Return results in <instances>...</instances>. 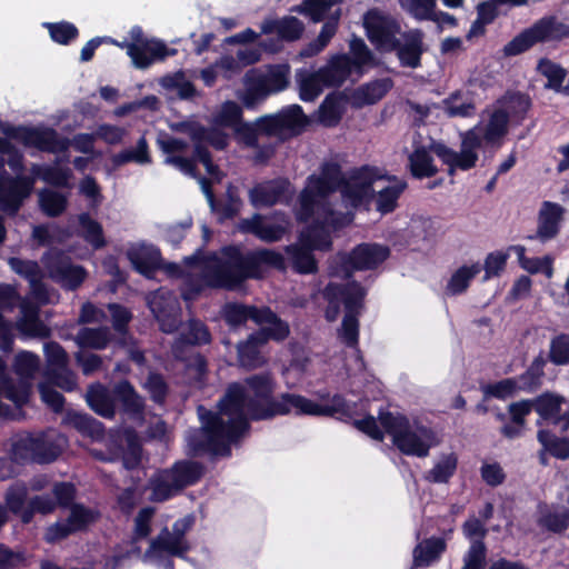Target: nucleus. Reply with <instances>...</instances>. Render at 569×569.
Listing matches in <instances>:
<instances>
[{
	"label": "nucleus",
	"mask_w": 569,
	"mask_h": 569,
	"mask_svg": "<svg viewBox=\"0 0 569 569\" xmlns=\"http://www.w3.org/2000/svg\"><path fill=\"white\" fill-rule=\"evenodd\" d=\"M113 340L110 329L103 326L97 328L83 327L77 336V342L81 348L94 350L106 349Z\"/></svg>",
	"instance_id": "49530a36"
},
{
	"label": "nucleus",
	"mask_w": 569,
	"mask_h": 569,
	"mask_svg": "<svg viewBox=\"0 0 569 569\" xmlns=\"http://www.w3.org/2000/svg\"><path fill=\"white\" fill-rule=\"evenodd\" d=\"M61 453V446L48 433L24 432L12 441L10 462H54Z\"/></svg>",
	"instance_id": "0eeeda50"
},
{
	"label": "nucleus",
	"mask_w": 569,
	"mask_h": 569,
	"mask_svg": "<svg viewBox=\"0 0 569 569\" xmlns=\"http://www.w3.org/2000/svg\"><path fill=\"white\" fill-rule=\"evenodd\" d=\"M151 161L149 146L144 136L139 138L134 148L124 149L111 157V162L114 168L122 167L129 162L147 164L151 163Z\"/></svg>",
	"instance_id": "09e8293b"
},
{
	"label": "nucleus",
	"mask_w": 569,
	"mask_h": 569,
	"mask_svg": "<svg viewBox=\"0 0 569 569\" xmlns=\"http://www.w3.org/2000/svg\"><path fill=\"white\" fill-rule=\"evenodd\" d=\"M193 522L194 517L188 515L173 523L172 531L167 527L162 528L159 535L151 540L147 553L154 551L182 557L189 550L184 535L192 528Z\"/></svg>",
	"instance_id": "ddd939ff"
},
{
	"label": "nucleus",
	"mask_w": 569,
	"mask_h": 569,
	"mask_svg": "<svg viewBox=\"0 0 569 569\" xmlns=\"http://www.w3.org/2000/svg\"><path fill=\"white\" fill-rule=\"evenodd\" d=\"M547 357L557 367L569 366V333L560 332L550 339Z\"/></svg>",
	"instance_id": "e2e57ef3"
},
{
	"label": "nucleus",
	"mask_w": 569,
	"mask_h": 569,
	"mask_svg": "<svg viewBox=\"0 0 569 569\" xmlns=\"http://www.w3.org/2000/svg\"><path fill=\"white\" fill-rule=\"evenodd\" d=\"M33 186L34 179L30 176L1 177L0 209L9 216H16L23 201L31 194Z\"/></svg>",
	"instance_id": "dca6fc26"
},
{
	"label": "nucleus",
	"mask_w": 569,
	"mask_h": 569,
	"mask_svg": "<svg viewBox=\"0 0 569 569\" xmlns=\"http://www.w3.org/2000/svg\"><path fill=\"white\" fill-rule=\"evenodd\" d=\"M250 422L243 419L224 420L219 413L209 411L201 429L188 437V453L192 458H229L231 445L238 442L250 431Z\"/></svg>",
	"instance_id": "f257e3e1"
},
{
	"label": "nucleus",
	"mask_w": 569,
	"mask_h": 569,
	"mask_svg": "<svg viewBox=\"0 0 569 569\" xmlns=\"http://www.w3.org/2000/svg\"><path fill=\"white\" fill-rule=\"evenodd\" d=\"M425 33L421 29H411L401 33L396 42L395 52L401 67L417 69L421 67L422 54L427 51L423 42Z\"/></svg>",
	"instance_id": "a211bd4d"
},
{
	"label": "nucleus",
	"mask_w": 569,
	"mask_h": 569,
	"mask_svg": "<svg viewBox=\"0 0 569 569\" xmlns=\"http://www.w3.org/2000/svg\"><path fill=\"white\" fill-rule=\"evenodd\" d=\"M240 229L242 232L253 234L266 242H276L284 233V229L281 226L267 223L259 213H254L250 219H243L240 223Z\"/></svg>",
	"instance_id": "f704fd0d"
},
{
	"label": "nucleus",
	"mask_w": 569,
	"mask_h": 569,
	"mask_svg": "<svg viewBox=\"0 0 569 569\" xmlns=\"http://www.w3.org/2000/svg\"><path fill=\"white\" fill-rule=\"evenodd\" d=\"M116 402L120 403L121 411L130 418L138 419L144 413V399L137 392L129 380H121L113 387Z\"/></svg>",
	"instance_id": "cd10ccee"
},
{
	"label": "nucleus",
	"mask_w": 569,
	"mask_h": 569,
	"mask_svg": "<svg viewBox=\"0 0 569 569\" xmlns=\"http://www.w3.org/2000/svg\"><path fill=\"white\" fill-rule=\"evenodd\" d=\"M249 262L252 264L251 273L253 279L262 277V264L273 267L276 269H284L283 256L271 249H261L258 251H250L247 253Z\"/></svg>",
	"instance_id": "8fccbe9b"
},
{
	"label": "nucleus",
	"mask_w": 569,
	"mask_h": 569,
	"mask_svg": "<svg viewBox=\"0 0 569 569\" xmlns=\"http://www.w3.org/2000/svg\"><path fill=\"white\" fill-rule=\"evenodd\" d=\"M390 248L377 242H361L349 252L339 251L330 261V274L343 279L352 278L356 271L376 270L389 257Z\"/></svg>",
	"instance_id": "20e7f679"
},
{
	"label": "nucleus",
	"mask_w": 569,
	"mask_h": 569,
	"mask_svg": "<svg viewBox=\"0 0 569 569\" xmlns=\"http://www.w3.org/2000/svg\"><path fill=\"white\" fill-rule=\"evenodd\" d=\"M49 278L67 291H76L84 282L88 272L84 267L74 264L62 250H50L42 258Z\"/></svg>",
	"instance_id": "9d476101"
},
{
	"label": "nucleus",
	"mask_w": 569,
	"mask_h": 569,
	"mask_svg": "<svg viewBox=\"0 0 569 569\" xmlns=\"http://www.w3.org/2000/svg\"><path fill=\"white\" fill-rule=\"evenodd\" d=\"M445 113L450 118H470L476 113V104L471 99H463L460 90L451 92L442 100Z\"/></svg>",
	"instance_id": "603ef678"
},
{
	"label": "nucleus",
	"mask_w": 569,
	"mask_h": 569,
	"mask_svg": "<svg viewBox=\"0 0 569 569\" xmlns=\"http://www.w3.org/2000/svg\"><path fill=\"white\" fill-rule=\"evenodd\" d=\"M532 102L529 94L516 91L507 96V112L517 123H521L528 111L531 109Z\"/></svg>",
	"instance_id": "774afa93"
},
{
	"label": "nucleus",
	"mask_w": 569,
	"mask_h": 569,
	"mask_svg": "<svg viewBox=\"0 0 569 569\" xmlns=\"http://www.w3.org/2000/svg\"><path fill=\"white\" fill-rule=\"evenodd\" d=\"M388 180L393 181L395 183L381 189L376 197V208L382 214H387L396 210L398 200L407 188V182L398 180L395 176L388 177Z\"/></svg>",
	"instance_id": "79ce46f5"
},
{
	"label": "nucleus",
	"mask_w": 569,
	"mask_h": 569,
	"mask_svg": "<svg viewBox=\"0 0 569 569\" xmlns=\"http://www.w3.org/2000/svg\"><path fill=\"white\" fill-rule=\"evenodd\" d=\"M300 242L312 250L329 251L332 249L330 229L318 218L300 234Z\"/></svg>",
	"instance_id": "a19ab883"
},
{
	"label": "nucleus",
	"mask_w": 569,
	"mask_h": 569,
	"mask_svg": "<svg viewBox=\"0 0 569 569\" xmlns=\"http://www.w3.org/2000/svg\"><path fill=\"white\" fill-rule=\"evenodd\" d=\"M202 475L201 465H172L159 471L150 480V500L162 502L181 490L194 483Z\"/></svg>",
	"instance_id": "6e6552de"
},
{
	"label": "nucleus",
	"mask_w": 569,
	"mask_h": 569,
	"mask_svg": "<svg viewBox=\"0 0 569 569\" xmlns=\"http://www.w3.org/2000/svg\"><path fill=\"white\" fill-rule=\"evenodd\" d=\"M328 293L333 299H339L345 306V313L360 315L367 291L357 280L347 283H328Z\"/></svg>",
	"instance_id": "b1692460"
},
{
	"label": "nucleus",
	"mask_w": 569,
	"mask_h": 569,
	"mask_svg": "<svg viewBox=\"0 0 569 569\" xmlns=\"http://www.w3.org/2000/svg\"><path fill=\"white\" fill-rule=\"evenodd\" d=\"M378 179L376 168L362 166L343 178L339 189L341 197L352 208H359L373 194L372 184Z\"/></svg>",
	"instance_id": "4468645a"
},
{
	"label": "nucleus",
	"mask_w": 569,
	"mask_h": 569,
	"mask_svg": "<svg viewBox=\"0 0 569 569\" xmlns=\"http://www.w3.org/2000/svg\"><path fill=\"white\" fill-rule=\"evenodd\" d=\"M151 310L162 332L172 333L180 328V308L177 303L157 299L151 302Z\"/></svg>",
	"instance_id": "e433bc0d"
},
{
	"label": "nucleus",
	"mask_w": 569,
	"mask_h": 569,
	"mask_svg": "<svg viewBox=\"0 0 569 569\" xmlns=\"http://www.w3.org/2000/svg\"><path fill=\"white\" fill-rule=\"evenodd\" d=\"M121 462H141L143 456L142 440L133 428H127L119 442Z\"/></svg>",
	"instance_id": "3c124183"
},
{
	"label": "nucleus",
	"mask_w": 569,
	"mask_h": 569,
	"mask_svg": "<svg viewBox=\"0 0 569 569\" xmlns=\"http://www.w3.org/2000/svg\"><path fill=\"white\" fill-rule=\"evenodd\" d=\"M569 38V26L556 16H545L526 28L503 47L506 57L521 54L538 43L559 42Z\"/></svg>",
	"instance_id": "39448f33"
},
{
	"label": "nucleus",
	"mask_w": 569,
	"mask_h": 569,
	"mask_svg": "<svg viewBox=\"0 0 569 569\" xmlns=\"http://www.w3.org/2000/svg\"><path fill=\"white\" fill-rule=\"evenodd\" d=\"M290 182L287 178H274L256 183L249 190V201L254 208H270L288 200Z\"/></svg>",
	"instance_id": "6ab92c4d"
},
{
	"label": "nucleus",
	"mask_w": 569,
	"mask_h": 569,
	"mask_svg": "<svg viewBox=\"0 0 569 569\" xmlns=\"http://www.w3.org/2000/svg\"><path fill=\"white\" fill-rule=\"evenodd\" d=\"M345 176L341 166L336 161H326L320 167V174H310L307 180L315 186L321 198L339 191Z\"/></svg>",
	"instance_id": "a878e982"
},
{
	"label": "nucleus",
	"mask_w": 569,
	"mask_h": 569,
	"mask_svg": "<svg viewBox=\"0 0 569 569\" xmlns=\"http://www.w3.org/2000/svg\"><path fill=\"white\" fill-rule=\"evenodd\" d=\"M266 342L257 331L250 333L246 341L238 345V361L242 368L258 369L266 363V359L261 353V347Z\"/></svg>",
	"instance_id": "72a5a7b5"
},
{
	"label": "nucleus",
	"mask_w": 569,
	"mask_h": 569,
	"mask_svg": "<svg viewBox=\"0 0 569 569\" xmlns=\"http://www.w3.org/2000/svg\"><path fill=\"white\" fill-rule=\"evenodd\" d=\"M292 398L291 413L296 416L335 417L340 420L351 418V410L345 396L335 393L330 403L321 405L296 393Z\"/></svg>",
	"instance_id": "2eb2a0df"
},
{
	"label": "nucleus",
	"mask_w": 569,
	"mask_h": 569,
	"mask_svg": "<svg viewBox=\"0 0 569 569\" xmlns=\"http://www.w3.org/2000/svg\"><path fill=\"white\" fill-rule=\"evenodd\" d=\"M538 71L547 78L546 89L560 92L562 83L567 77V70L559 63L548 58H541L538 62Z\"/></svg>",
	"instance_id": "4d7b16f0"
},
{
	"label": "nucleus",
	"mask_w": 569,
	"mask_h": 569,
	"mask_svg": "<svg viewBox=\"0 0 569 569\" xmlns=\"http://www.w3.org/2000/svg\"><path fill=\"white\" fill-rule=\"evenodd\" d=\"M243 383L251 392L248 396V416L252 421H266L291 413V397L296 393L282 392L274 397L276 381L270 372L248 376Z\"/></svg>",
	"instance_id": "f03ea898"
},
{
	"label": "nucleus",
	"mask_w": 569,
	"mask_h": 569,
	"mask_svg": "<svg viewBox=\"0 0 569 569\" xmlns=\"http://www.w3.org/2000/svg\"><path fill=\"white\" fill-rule=\"evenodd\" d=\"M212 335L209 327L200 319L191 318L176 337L171 351L173 357L181 358L184 350H191V347H202L210 345Z\"/></svg>",
	"instance_id": "aec40b11"
},
{
	"label": "nucleus",
	"mask_w": 569,
	"mask_h": 569,
	"mask_svg": "<svg viewBox=\"0 0 569 569\" xmlns=\"http://www.w3.org/2000/svg\"><path fill=\"white\" fill-rule=\"evenodd\" d=\"M128 259L136 271L148 279L162 268V257L159 248L142 244L128 251Z\"/></svg>",
	"instance_id": "393cba45"
},
{
	"label": "nucleus",
	"mask_w": 569,
	"mask_h": 569,
	"mask_svg": "<svg viewBox=\"0 0 569 569\" xmlns=\"http://www.w3.org/2000/svg\"><path fill=\"white\" fill-rule=\"evenodd\" d=\"M565 213L566 209L561 204L552 201H543L538 212L536 237L529 238H537L541 242L555 239L561 230Z\"/></svg>",
	"instance_id": "412c9836"
},
{
	"label": "nucleus",
	"mask_w": 569,
	"mask_h": 569,
	"mask_svg": "<svg viewBox=\"0 0 569 569\" xmlns=\"http://www.w3.org/2000/svg\"><path fill=\"white\" fill-rule=\"evenodd\" d=\"M93 513L91 510L80 505H74L70 509V515L66 521L57 522L49 527L46 532V539L49 542L60 540L83 529L90 522L93 521Z\"/></svg>",
	"instance_id": "5701e85b"
},
{
	"label": "nucleus",
	"mask_w": 569,
	"mask_h": 569,
	"mask_svg": "<svg viewBox=\"0 0 569 569\" xmlns=\"http://www.w3.org/2000/svg\"><path fill=\"white\" fill-rule=\"evenodd\" d=\"M481 264L475 262L471 266L459 267L450 277L446 290L451 296H459L465 293L470 287L473 278L480 273Z\"/></svg>",
	"instance_id": "de8ad7c7"
},
{
	"label": "nucleus",
	"mask_w": 569,
	"mask_h": 569,
	"mask_svg": "<svg viewBox=\"0 0 569 569\" xmlns=\"http://www.w3.org/2000/svg\"><path fill=\"white\" fill-rule=\"evenodd\" d=\"M537 523L539 527L560 533L569 527V509L563 507L539 503L537 510Z\"/></svg>",
	"instance_id": "473e14b6"
},
{
	"label": "nucleus",
	"mask_w": 569,
	"mask_h": 569,
	"mask_svg": "<svg viewBox=\"0 0 569 569\" xmlns=\"http://www.w3.org/2000/svg\"><path fill=\"white\" fill-rule=\"evenodd\" d=\"M509 114L503 109H498L492 112L488 123L482 130L479 126H476L478 133L480 134L481 142L496 143L503 138L508 132Z\"/></svg>",
	"instance_id": "37998d69"
},
{
	"label": "nucleus",
	"mask_w": 569,
	"mask_h": 569,
	"mask_svg": "<svg viewBox=\"0 0 569 569\" xmlns=\"http://www.w3.org/2000/svg\"><path fill=\"white\" fill-rule=\"evenodd\" d=\"M193 142H208L217 150H224L228 147L229 138L226 132L220 129H207L201 124H197L190 132Z\"/></svg>",
	"instance_id": "680f3d73"
},
{
	"label": "nucleus",
	"mask_w": 569,
	"mask_h": 569,
	"mask_svg": "<svg viewBox=\"0 0 569 569\" xmlns=\"http://www.w3.org/2000/svg\"><path fill=\"white\" fill-rule=\"evenodd\" d=\"M312 249L303 243L290 244L286 248L289 254L292 268L300 274H315L318 272V261L312 253Z\"/></svg>",
	"instance_id": "ea45409f"
},
{
	"label": "nucleus",
	"mask_w": 569,
	"mask_h": 569,
	"mask_svg": "<svg viewBox=\"0 0 569 569\" xmlns=\"http://www.w3.org/2000/svg\"><path fill=\"white\" fill-rule=\"evenodd\" d=\"M392 87L391 78H381L363 83L352 93L353 104L356 107L375 104L383 99Z\"/></svg>",
	"instance_id": "c756f323"
},
{
	"label": "nucleus",
	"mask_w": 569,
	"mask_h": 569,
	"mask_svg": "<svg viewBox=\"0 0 569 569\" xmlns=\"http://www.w3.org/2000/svg\"><path fill=\"white\" fill-rule=\"evenodd\" d=\"M349 54H333L323 67L319 68V76L326 88H340L355 70L348 63Z\"/></svg>",
	"instance_id": "bb28decb"
},
{
	"label": "nucleus",
	"mask_w": 569,
	"mask_h": 569,
	"mask_svg": "<svg viewBox=\"0 0 569 569\" xmlns=\"http://www.w3.org/2000/svg\"><path fill=\"white\" fill-rule=\"evenodd\" d=\"M393 445L407 456L423 458L429 450L438 445L437 433L428 427L418 426L411 429L410 425L396 438Z\"/></svg>",
	"instance_id": "f3484780"
},
{
	"label": "nucleus",
	"mask_w": 569,
	"mask_h": 569,
	"mask_svg": "<svg viewBox=\"0 0 569 569\" xmlns=\"http://www.w3.org/2000/svg\"><path fill=\"white\" fill-rule=\"evenodd\" d=\"M39 204L46 216L56 218L66 211L68 199L58 191L43 189L39 193Z\"/></svg>",
	"instance_id": "bf43d9fd"
},
{
	"label": "nucleus",
	"mask_w": 569,
	"mask_h": 569,
	"mask_svg": "<svg viewBox=\"0 0 569 569\" xmlns=\"http://www.w3.org/2000/svg\"><path fill=\"white\" fill-rule=\"evenodd\" d=\"M349 61L358 78L362 77L368 68L378 66L375 53L369 49L365 40L352 34L349 40Z\"/></svg>",
	"instance_id": "2f4dec72"
},
{
	"label": "nucleus",
	"mask_w": 569,
	"mask_h": 569,
	"mask_svg": "<svg viewBox=\"0 0 569 569\" xmlns=\"http://www.w3.org/2000/svg\"><path fill=\"white\" fill-rule=\"evenodd\" d=\"M409 170L413 178H431L438 173L433 158L425 147L416 148L408 157Z\"/></svg>",
	"instance_id": "a18cd8bd"
},
{
	"label": "nucleus",
	"mask_w": 569,
	"mask_h": 569,
	"mask_svg": "<svg viewBox=\"0 0 569 569\" xmlns=\"http://www.w3.org/2000/svg\"><path fill=\"white\" fill-rule=\"evenodd\" d=\"M69 423L84 436L100 438L104 433L103 423L88 413L72 412L68 415Z\"/></svg>",
	"instance_id": "052dcab7"
},
{
	"label": "nucleus",
	"mask_w": 569,
	"mask_h": 569,
	"mask_svg": "<svg viewBox=\"0 0 569 569\" xmlns=\"http://www.w3.org/2000/svg\"><path fill=\"white\" fill-rule=\"evenodd\" d=\"M340 11L337 14L330 17L321 27L320 33L316 40L308 43V46L301 51L303 57H312L321 52L335 37L338 30Z\"/></svg>",
	"instance_id": "5fc2aeb1"
},
{
	"label": "nucleus",
	"mask_w": 569,
	"mask_h": 569,
	"mask_svg": "<svg viewBox=\"0 0 569 569\" xmlns=\"http://www.w3.org/2000/svg\"><path fill=\"white\" fill-rule=\"evenodd\" d=\"M481 148V138L477 128H471L461 134L460 152L442 142L433 143L432 151L448 166V174L453 176L456 170L468 171L476 167L479 159L478 150Z\"/></svg>",
	"instance_id": "1a4fd4ad"
},
{
	"label": "nucleus",
	"mask_w": 569,
	"mask_h": 569,
	"mask_svg": "<svg viewBox=\"0 0 569 569\" xmlns=\"http://www.w3.org/2000/svg\"><path fill=\"white\" fill-rule=\"evenodd\" d=\"M290 68L288 64H274L267 73L257 77L269 94L283 91L289 86Z\"/></svg>",
	"instance_id": "864d4df0"
},
{
	"label": "nucleus",
	"mask_w": 569,
	"mask_h": 569,
	"mask_svg": "<svg viewBox=\"0 0 569 569\" xmlns=\"http://www.w3.org/2000/svg\"><path fill=\"white\" fill-rule=\"evenodd\" d=\"M132 40L133 41L130 43H116L121 48H127V54L138 69H146L150 67L153 61L163 60L177 52L176 49H169L167 44L160 40L146 39L140 28L132 31Z\"/></svg>",
	"instance_id": "f8f14e48"
},
{
	"label": "nucleus",
	"mask_w": 569,
	"mask_h": 569,
	"mask_svg": "<svg viewBox=\"0 0 569 569\" xmlns=\"http://www.w3.org/2000/svg\"><path fill=\"white\" fill-rule=\"evenodd\" d=\"M251 268L247 253L230 244L221 249V257L213 254L208 259L203 267V279L210 289L232 291L246 280L253 279Z\"/></svg>",
	"instance_id": "7ed1b4c3"
},
{
	"label": "nucleus",
	"mask_w": 569,
	"mask_h": 569,
	"mask_svg": "<svg viewBox=\"0 0 569 569\" xmlns=\"http://www.w3.org/2000/svg\"><path fill=\"white\" fill-rule=\"evenodd\" d=\"M446 541L442 538L431 537L419 542L412 551L413 569L429 567L437 561L446 550Z\"/></svg>",
	"instance_id": "c9c22d12"
},
{
	"label": "nucleus",
	"mask_w": 569,
	"mask_h": 569,
	"mask_svg": "<svg viewBox=\"0 0 569 569\" xmlns=\"http://www.w3.org/2000/svg\"><path fill=\"white\" fill-rule=\"evenodd\" d=\"M277 116L281 131L302 129L308 124V118L299 104L288 106L281 109Z\"/></svg>",
	"instance_id": "338daca9"
},
{
	"label": "nucleus",
	"mask_w": 569,
	"mask_h": 569,
	"mask_svg": "<svg viewBox=\"0 0 569 569\" xmlns=\"http://www.w3.org/2000/svg\"><path fill=\"white\" fill-rule=\"evenodd\" d=\"M143 388L156 405L162 406L166 403L170 389L167 380L160 372L150 371Z\"/></svg>",
	"instance_id": "69168bd1"
},
{
	"label": "nucleus",
	"mask_w": 569,
	"mask_h": 569,
	"mask_svg": "<svg viewBox=\"0 0 569 569\" xmlns=\"http://www.w3.org/2000/svg\"><path fill=\"white\" fill-rule=\"evenodd\" d=\"M538 441L543 450L556 459L566 460L569 458V439L560 438L547 429H540L537 433Z\"/></svg>",
	"instance_id": "6e6d98bb"
},
{
	"label": "nucleus",
	"mask_w": 569,
	"mask_h": 569,
	"mask_svg": "<svg viewBox=\"0 0 569 569\" xmlns=\"http://www.w3.org/2000/svg\"><path fill=\"white\" fill-rule=\"evenodd\" d=\"M0 132L9 141L16 140L27 148H34L47 153L66 152L71 144L67 137L60 136L51 127L13 126L0 119Z\"/></svg>",
	"instance_id": "423d86ee"
},
{
	"label": "nucleus",
	"mask_w": 569,
	"mask_h": 569,
	"mask_svg": "<svg viewBox=\"0 0 569 569\" xmlns=\"http://www.w3.org/2000/svg\"><path fill=\"white\" fill-rule=\"evenodd\" d=\"M248 395L243 385L239 382L230 383L223 396L218 402V412L221 417L227 416L229 419H243L250 422L248 416Z\"/></svg>",
	"instance_id": "4be33fe9"
},
{
	"label": "nucleus",
	"mask_w": 569,
	"mask_h": 569,
	"mask_svg": "<svg viewBox=\"0 0 569 569\" xmlns=\"http://www.w3.org/2000/svg\"><path fill=\"white\" fill-rule=\"evenodd\" d=\"M295 78L299 88V98L305 102L315 101L326 88L321 76H319V70L310 71L300 68L296 71Z\"/></svg>",
	"instance_id": "4c0bfd02"
},
{
	"label": "nucleus",
	"mask_w": 569,
	"mask_h": 569,
	"mask_svg": "<svg viewBox=\"0 0 569 569\" xmlns=\"http://www.w3.org/2000/svg\"><path fill=\"white\" fill-rule=\"evenodd\" d=\"M480 390L483 393V401L495 398L507 400L518 393V380L516 378H505L502 380L481 385Z\"/></svg>",
	"instance_id": "13d9d810"
},
{
	"label": "nucleus",
	"mask_w": 569,
	"mask_h": 569,
	"mask_svg": "<svg viewBox=\"0 0 569 569\" xmlns=\"http://www.w3.org/2000/svg\"><path fill=\"white\" fill-rule=\"evenodd\" d=\"M87 403L97 415L106 419L116 417V397L100 382L90 385L87 391Z\"/></svg>",
	"instance_id": "c85d7f7f"
},
{
	"label": "nucleus",
	"mask_w": 569,
	"mask_h": 569,
	"mask_svg": "<svg viewBox=\"0 0 569 569\" xmlns=\"http://www.w3.org/2000/svg\"><path fill=\"white\" fill-rule=\"evenodd\" d=\"M243 121L242 108L232 100H227L221 104L219 112L214 116L213 122L221 128L234 129Z\"/></svg>",
	"instance_id": "0e129e2a"
},
{
	"label": "nucleus",
	"mask_w": 569,
	"mask_h": 569,
	"mask_svg": "<svg viewBox=\"0 0 569 569\" xmlns=\"http://www.w3.org/2000/svg\"><path fill=\"white\" fill-rule=\"evenodd\" d=\"M363 28L371 44L380 52L390 53L401 34L399 21L378 9H370L363 14Z\"/></svg>",
	"instance_id": "9b49d317"
},
{
	"label": "nucleus",
	"mask_w": 569,
	"mask_h": 569,
	"mask_svg": "<svg viewBox=\"0 0 569 569\" xmlns=\"http://www.w3.org/2000/svg\"><path fill=\"white\" fill-rule=\"evenodd\" d=\"M530 400L532 410H535L540 417L537 425H541V421H551L555 425H558L563 420L561 406L565 402V398L562 396L545 391Z\"/></svg>",
	"instance_id": "7c9ffc66"
},
{
	"label": "nucleus",
	"mask_w": 569,
	"mask_h": 569,
	"mask_svg": "<svg viewBox=\"0 0 569 569\" xmlns=\"http://www.w3.org/2000/svg\"><path fill=\"white\" fill-rule=\"evenodd\" d=\"M78 236L81 237L94 250H100L107 246L102 224L93 219L90 213H80L78 216Z\"/></svg>",
	"instance_id": "58836bf2"
},
{
	"label": "nucleus",
	"mask_w": 569,
	"mask_h": 569,
	"mask_svg": "<svg viewBox=\"0 0 569 569\" xmlns=\"http://www.w3.org/2000/svg\"><path fill=\"white\" fill-rule=\"evenodd\" d=\"M342 99L340 92H331L323 99L318 111V120L323 127L335 128L340 123L343 116Z\"/></svg>",
	"instance_id": "c03bdc74"
}]
</instances>
